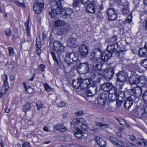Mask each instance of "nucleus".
<instances>
[{
    "mask_svg": "<svg viewBox=\"0 0 147 147\" xmlns=\"http://www.w3.org/2000/svg\"><path fill=\"white\" fill-rule=\"evenodd\" d=\"M2 79L3 82L7 81L8 78L7 75L3 74L2 76Z\"/></svg>",
    "mask_w": 147,
    "mask_h": 147,
    "instance_id": "obj_63",
    "label": "nucleus"
},
{
    "mask_svg": "<svg viewBox=\"0 0 147 147\" xmlns=\"http://www.w3.org/2000/svg\"><path fill=\"white\" fill-rule=\"evenodd\" d=\"M63 26V27H62L60 29V32L61 34H65L67 33L69 31L70 27V25L68 24H65V25Z\"/></svg>",
    "mask_w": 147,
    "mask_h": 147,
    "instance_id": "obj_26",
    "label": "nucleus"
},
{
    "mask_svg": "<svg viewBox=\"0 0 147 147\" xmlns=\"http://www.w3.org/2000/svg\"><path fill=\"white\" fill-rule=\"evenodd\" d=\"M66 44L68 47L71 48H76L78 45L76 39L72 37L69 38L67 40Z\"/></svg>",
    "mask_w": 147,
    "mask_h": 147,
    "instance_id": "obj_13",
    "label": "nucleus"
},
{
    "mask_svg": "<svg viewBox=\"0 0 147 147\" xmlns=\"http://www.w3.org/2000/svg\"><path fill=\"white\" fill-rule=\"evenodd\" d=\"M22 147H30V145L29 143L26 142L22 144Z\"/></svg>",
    "mask_w": 147,
    "mask_h": 147,
    "instance_id": "obj_64",
    "label": "nucleus"
},
{
    "mask_svg": "<svg viewBox=\"0 0 147 147\" xmlns=\"http://www.w3.org/2000/svg\"><path fill=\"white\" fill-rule=\"evenodd\" d=\"M79 3V0H74L73 3V6L74 7H77Z\"/></svg>",
    "mask_w": 147,
    "mask_h": 147,
    "instance_id": "obj_61",
    "label": "nucleus"
},
{
    "mask_svg": "<svg viewBox=\"0 0 147 147\" xmlns=\"http://www.w3.org/2000/svg\"><path fill=\"white\" fill-rule=\"evenodd\" d=\"M78 69H80L84 73H86L90 71L89 65L86 62L80 63L78 65Z\"/></svg>",
    "mask_w": 147,
    "mask_h": 147,
    "instance_id": "obj_11",
    "label": "nucleus"
},
{
    "mask_svg": "<svg viewBox=\"0 0 147 147\" xmlns=\"http://www.w3.org/2000/svg\"><path fill=\"white\" fill-rule=\"evenodd\" d=\"M144 48H141L138 52V55H147V42L146 43Z\"/></svg>",
    "mask_w": 147,
    "mask_h": 147,
    "instance_id": "obj_27",
    "label": "nucleus"
},
{
    "mask_svg": "<svg viewBox=\"0 0 147 147\" xmlns=\"http://www.w3.org/2000/svg\"><path fill=\"white\" fill-rule=\"evenodd\" d=\"M94 139L97 144L100 147H105L106 146V144L105 142L99 136H95Z\"/></svg>",
    "mask_w": 147,
    "mask_h": 147,
    "instance_id": "obj_20",
    "label": "nucleus"
},
{
    "mask_svg": "<svg viewBox=\"0 0 147 147\" xmlns=\"http://www.w3.org/2000/svg\"><path fill=\"white\" fill-rule=\"evenodd\" d=\"M70 56H65V61L66 63L69 65H71L72 62V63L74 62L75 63H76L77 58H76V59H74V58H76L75 57H73L72 58L70 57Z\"/></svg>",
    "mask_w": 147,
    "mask_h": 147,
    "instance_id": "obj_21",
    "label": "nucleus"
},
{
    "mask_svg": "<svg viewBox=\"0 0 147 147\" xmlns=\"http://www.w3.org/2000/svg\"><path fill=\"white\" fill-rule=\"evenodd\" d=\"M81 81L80 88L81 90H84L86 88L87 89L89 86H90V82L89 79H83L82 78V81Z\"/></svg>",
    "mask_w": 147,
    "mask_h": 147,
    "instance_id": "obj_14",
    "label": "nucleus"
},
{
    "mask_svg": "<svg viewBox=\"0 0 147 147\" xmlns=\"http://www.w3.org/2000/svg\"><path fill=\"white\" fill-rule=\"evenodd\" d=\"M81 127L82 130L84 131H86L88 129L89 126L86 124L83 123L81 125Z\"/></svg>",
    "mask_w": 147,
    "mask_h": 147,
    "instance_id": "obj_43",
    "label": "nucleus"
},
{
    "mask_svg": "<svg viewBox=\"0 0 147 147\" xmlns=\"http://www.w3.org/2000/svg\"><path fill=\"white\" fill-rule=\"evenodd\" d=\"M57 104L58 107H63L65 105V103L64 101H62L60 102L57 103Z\"/></svg>",
    "mask_w": 147,
    "mask_h": 147,
    "instance_id": "obj_51",
    "label": "nucleus"
},
{
    "mask_svg": "<svg viewBox=\"0 0 147 147\" xmlns=\"http://www.w3.org/2000/svg\"><path fill=\"white\" fill-rule=\"evenodd\" d=\"M55 24L56 27H59L61 26H63L65 25V22L62 20H58L55 21Z\"/></svg>",
    "mask_w": 147,
    "mask_h": 147,
    "instance_id": "obj_32",
    "label": "nucleus"
},
{
    "mask_svg": "<svg viewBox=\"0 0 147 147\" xmlns=\"http://www.w3.org/2000/svg\"><path fill=\"white\" fill-rule=\"evenodd\" d=\"M77 118L74 119L72 120V121L70 122V124L71 125H76L78 123V121Z\"/></svg>",
    "mask_w": 147,
    "mask_h": 147,
    "instance_id": "obj_57",
    "label": "nucleus"
},
{
    "mask_svg": "<svg viewBox=\"0 0 147 147\" xmlns=\"http://www.w3.org/2000/svg\"><path fill=\"white\" fill-rule=\"evenodd\" d=\"M115 68V66L109 67L105 69L103 72L102 75L105 80L109 81L112 79Z\"/></svg>",
    "mask_w": 147,
    "mask_h": 147,
    "instance_id": "obj_4",
    "label": "nucleus"
},
{
    "mask_svg": "<svg viewBox=\"0 0 147 147\" xmlns=\"http://www.w3.org/2000/svg\"><path fill=\"white\" fill-rule=\"evenodd\" d=\"M23 84L24 87L27 93H30V91L32 90V88L30 87H28V88H27L25 82H24L23 83Z\"/></svg>",
    "mask_w": 147,
    "mask_h": 147,
    "instance_id": "obj_41",
    "label": "nucleus"
},
{
    "mask_svg": "<svg viewBox=\"0 0 147 147\" xmlns=\"http://www.w3.org/2000/svg\"><path fill=\"white\" fill-rule=\"evenodd\" d=\"M81 81L82 78H79L76 80H73L72 82L73 85L76 89H80Z\"/></svg>",
    "mask_w": 147,
    "mask_h": 147,
    "instance_id": "obj_25",
    "label": "nucleus"
},
{
    "mask_svg": "<svg viewBox=\"0 0 147 147\" xmlns=\"http://www.w3.org/2000/svg\"><path fill=\"white\" fill-rule=\"evenodd\" d=\"M123 102V101L120 99H117L116 100V106L117 107H121V105L122 103Z\"/></svg>",
    "mask_w": 147,
    "mask_h": 147,
    "instance_id": "obj_48",
    "label": "nucleus"
},
{
    "mask_svg": "<svg viewBox=\"0 0 147 147\" xmlns=\"http://www.w3.org/2000/svg\"><path fill=\"white\" fill-rule=\"evenodd\" d=\"M126 142H122L121 141L117 140L115 145L116 146L119 147L121 146L122 147H127L126 144Z\"/></svg>",
    "mask_w": 147,
    "mask_h": 147,
    "instance_id": "obj_34",
    "label": "nucleus"
},
{
    "mask_svg": "<svg viewBox=\"0 0 147 147\" xmlns=\"http://www.w3.org/2000/svg\"><path fill=\"white\" fill-rule=\"evenodd\" d=\"M118 121L120 124L122 125H125V121L122 119H118Z\"/></svg>",
    "mask_w": 147,
    "mask_h": 147,
    "instance_id": "obj_58",
    "label": "nucleus"
},
{
    "mask_svg": "<svg viewBox=\"0 0 147 147\" xmlns=\"http://www.w3.org/2000/svg\"><path fill=\"white\" fill-rule=\"evenodd\" d=\"M51 11H49V14L51 17L53 18L57 15H59L61 13L62 10V6L60 2L56 1L55 3H51Z\"/></svg>",
    "mask_w": 147,
    "mask_h": 147,
    "instance_id": "obj_2",
    "label": "nucleus"
},
{
    "mask_svg": "<svg viewBox=\"0 0 147 147\" xmlns=\"http://www.w3.org/2000/svg\"><path fill=\"white\" fill-rule=\"evenodd\" d=\"M141 65L146 68H147V59H143Z\"/></svg>",
    "mask_w": 147,
    "mask_h": 147,
    "instance_id": "obj_52",
    "label": "nucleus"
},
{
    "mask_svg": "<svg viewBox=\"0 0 147 147\" xmlns=\"http://www.w3.org/2000/svg\"><path fill=\"white\" fill-rule=\"evenodd\" d=\"M55 128L62 132H64L67 130V128L62 125H56L55 126Z\"/></svg>",
    "mask_w": 147,
    "mask_h": 147,
    "instance_id": "obj_31",
    "label": "nucleus"
},
{
    "mask_svg": "<svg viewBox=\"0 0 147 147\" xmlns=\"http://www.w3.org/2000/svg\"><path fill=\"white\" fill-rule=\"evenodd\" d=\"M108 93L107 94V93H101L100 95V98L102 100V103H99V101L98 102V104L99 105H103L105 104V102L106 101L105 100L107 98V97H108Z\"/></svg>",
    "mask_w": 147,
    "mask_h": 147,
    "instance_id": "obj_24",
    "label": "nucleus"
},
{
    "mask_svg": "<svg viewBox=\"0 0 147 147\" xmlns=\"http://www.w3.org/2000/svg\"><path fill=\"white\" fill-rule=\"evenodd\" d=\"M117 40V36H114L112 37L106 39L105 40V42L107 44L113 43L116 41Z\"/></svg>",
    "mask_w": 147,
    "mask_h": 147,
    "instance_id": "obj_30",
    "label": "nucleus"
},
{
    "mask_svg": "<svg viewBox=\"0 0 147 147\" xmlns=\"http://www.w3.org/2000/svg\"><path fill=\"white\" fill-rule=\"evenodd\" d=\"M134 100L131 96L129 97L124 103L123 106L126 110H128L132 106Z\"/></svg>",
    "mask_w": 147,
    "mask_h": 147,
    "instance_id": "obj_16",
    "label": "nucleus"
},
{
    "mask_svg": "<svg viewBox=\"0 0 147 147\" xmlns=\"http://www.w3.org/2000/svg\"><path fill=\"white\" fill-rule=\"evenodd\" d=\"M108 19L110 20H113L116 19L117 18L116 13L114 14H112L108 17Z\"/></svg>",
    "mask_w": 147,
    "mask_h": 147,
    "instance_id": "obj_40",
    "label": "nucleus"
},
{
    "mask_svg": "<svg viewBox=\"0 0 147 147\" xmlns=\"http://www.w3.org/2000/svg\"><path fill=\"white\" fill-rule=\"evenodd\" d=\"M65 141L67 142H69L72 141V138L70 136H68L65 137Z\"/></svg>",
    "mask_w": 147,
    "mask_h": 147,
    "instance_id": "obj_60",
    "label": "nucleus"
},
{
    "mask_svg": "<svg viewBox=\"0 0 147 147\" xmlns=\"http://www.w3.org/2000/svg\"><path fill=\"white\" fill-rule=\"evenodd\" d=\"M114 90L113 93H110L108 95V99L111 102H113L117 99V94L115 92V90Z\"/></svg>",
    "mask_w": 147,
    "mask_h": 147,
    "instance_id": "obj_28",
    "label": "nucleus"
},
{
    "mask_svg": "<svg viewBox=\"0 0 147 147\" xmlns=\"http://www.w3.org/2000/svg\"><path fill=\"white\" fill-rule=\"evenodd\" d=\"M36 105L37 107V109L38 110L39 109L42 107V104L41 102L40 101H38L36 103Z\"/></svg>",
    "mask_w": 147,
    "mask_h": 147,
    "instance_id": "obj_47",
    "label": "nucleus"
},
{
    "mask_svg": "<svg viewBox=\"0 0 147 147\" xmlns=\"http://www.w3.org/2000/svg\"><path fill=\"white\" fill-rule=\"evenodd\" d=\"M102 77L101 74L99 72L92 71L90 74V78L95 83L99 82Z\"/></svg>",
    "mask_w": 147,
    "mask_h": 147,
    "instance_id": "obj_8",
    "label": "nucleus"
},
{
    "mask_svg": "<svg viewBox=\"0 0 147 147\" xmlns=\"http://www.w3.org/2000/svg\"><path fill=\"white\" fill-rule=\"evenodd\" d=\"M44 5L42 3H36L33 6V9L37 13H40L42 9L43 8Z\"/></svg>",
    "mask_w": 147,
    "mask_h": 147,
    "instance_id": "obj_15",
    "label": "nucleus"
},
{
    "mask_svg": "<svg viewBox=\"0 0 147 147\" xmlns=\"http://www.w3.org/2000/svg\"><path fill=\"white\" fill-rule=\"evenodd\" d=\"M74 128L76 131L74 133V135L78 139H81L83 135L82 131L77 127Z\"/></svg>",
    "mask_w": 147,
    "mask_h": 147,
    "instance_id": "obj_23",
    "label": "nucleus"
},
{
    "mask_svg": "<svg viewBox=\"0 0 147 147\" xmlns=\"http://www.w3.org/2000/svg\"><path fill=\"white\" fill-rule=\"evenodd\" d=\"M111 142L114 145H115L117 139L114 137H110L109 138Z\"/></svg>",
    "mask_w": 147,
    "mask_h": 147,
    "instance_id": "obj_44",
    "label": "nucleus"
},
{
    "mask_svg": "<svg viewBox=\"0 0 147 147\" xmlns=\"http://www.w3.org/2000/svg\"><path fill=\"white\" fill-rule=\"evenodd\" d=\"M37 41L36 43V52L38 55H39L42 53L40 49L41 47V42L40 41H38V39H36Z\"/></svg>",
    "mask_w": 147,
    "mask_h": 147,
    "instance_id": "obj_29",
    "label": "nucleus"
},
{
    "mask_svg": "<svg viewBox=\"0 0 147 147\" xmlns=\"http://www.w3.org/2000/svg\"><path fill=\"white\" fill-rule=\"evenodd\" d=\"M116 75L119 82H125L128 77L126 73L123 71H119Z\"/></svg>",
    "mask_w": 147,
    "mask_h": 147,
    "instance_id": "obj_10",
    "label": "nucleus"
},
{
    "mask_svg": "<svg viewBox=\"0 0 147 147\" xmlns=\"http://www.w3.org/2000/svg\"><path fill=\"white\" fill-rule=\"evenodd\" d=\"M132 16L131 14H129L127 18L126 19L125 22L127 23H130L132 22Z\"/></svg>",
    "mask_w": 147,
    "mask_h": 147,
    "instance_id": "obj_42",
    "label": "nucleus"
},
{
    "mask_svg": "<svg viewBox=\"0 0 147 147\" xmlns=\"http://www.w3.org/2000/svg\"><path fill=\"white\" fill-rule=\"evenodd\" d=\"M107 13L108 17L111 15L114 14L116 13V11L113 8H111L108 9L107 11Z\"/></svg>",
    "mask_w": 147,
    "mask_h": 147,
    "instance_id": "obj_37",
    "label": "nucleus"
},
{
    "mask_svg": "<svg viewBox=\"0 0 147 147\" xmlns=\"http://www.w3.org/2000/svg\"><path fill=\"white\" fill-rule=\"evenodd\" d=\"M57 57L56 56H52L53 58L54 61L56 63L57 65H59V61L58 59V58H59V56H57Z\"/></svg>",
    "mask_w": 147,
    "mask_h": 147,
    "instance_id": "obj_53",
    "label": "nucleus"
},
{
    "mask_svg": "<svg viewBox=\"0 0 147 147\" xmlns=\"http://www.w3.org/2000/svg\"><path fill=\"white\" fill-rule=\"evenodd\" d=\"M96 7L95 3L94 2H91L86 6V9L88 12L92 13L95 12Z\"/></svg>",
    "mask_w": 147,
    "mask_h": 147,
    "instance_id": "obj_17",
    "label": "nucleus"
},
{
    "mask_svg": "<svg viewBox=\"0 0 147 147\" xmlns=\"http://www.w3.org/2000/svg\"><path fill=\"white\" fill-rule=\"evenodd\" d=\"M102 65L100 64H96L95 66H93L92 71L99 72V71L102 69Z\"/></svg>",
    "mask_w": 147,
    "mask_h": 147,
    "instance_id": "obj_33",
    "label": "nucleus"
},
{
    "mask_svg": "<svg viewBox=\"0 0 147 147\" xmlns=\"http://www.w3.org/2000/svg\"><path fill=\"white\" fill-rule=\"evenodd\" d=\"M8 49L10 55H13L14 54V50L12 47H8Z\"/></svg>",
    "mask_w": 147,
    "mask_h": 147,
    "instance_id": "obj_56",
    "label": "nucleus"
},
{
    "mask_svg": "<svg viewBox=\"0 0 147 147\" xmlns=\"http://www.w3.org/2000/svg\"><path fill=\"white\" fill-rule=\"evenodd\" d=\"M30 105L29 103L26 102L24 104V112L27 111L30 108Z\"/></svg>",
    "mask_w": 147,
    "mask_h": 147,
    "instance_id": "obj_38",
    "label": "nucleus"
},
{
    "mask_svg": "<svg viewBox=\"0 0 147 147\" xmlns=\"http://www.w3.org/2000/svg\"><path fill=\"white\" fill-rule=\"evenodd\" d=\"M138 76L136 73L133 72L131 73V75L129 78V82L131 84H138Z\"/></svg>",
    "mask_w": 147,
    "mask_h": 147,
    "instance_id": "obj_12",
    "label": "nucleus"
},
{
    "mask_svg": "<svg viewBox=\"0 0 147 147\" xmlns=\"http://www.w3.org/2000/svg\"><path fill=\"white\" fill-rule=\"evenodd\" d=\"M119 83L117 85V87L119 90H121L122 89L123 87L124 82H119Z\"/></svg>",
    "mask_w": 147,
    "mask_h": 147,
    "instance_id": "obj_54",
    "label": "nucleus"
},
{
    "mask_svg": "<svg viewBox=\"0 0 147 147\" xmlns=\"http://www.w3.org/2000/svg\"><path fill=\"white\" fill-rule=\"evenodd\" d=\"M143 89L141 87L138 86L132 88L129 92L133 96L136 98H138L141 95Z\"/></svg>",
    "mask_w": 147,
    "mask_h": 147,
    "instance_id": "obj_6",
    "label": "nucleus"
},
{
    "mask_svg": "<svg viewBox=\"0 0 147 147\" xmlns=\"http://www.w3.org/2000/svg\"><path fill=\"white\" fill-rule=\"evenodd\" d=\"M138 86L140 87H144L146 83L147 80L146 78L143 76H140L139 77L138 76Z\"/></svg>",
    "mask_w": 147,
    "mask_h": 147,
    "instance_id": "obj_22",
    "label": "nucleus"
},
{
    "mask_svg": "<svg viewBox=\"0 0 147 147\" xmlns=\"http://www.w3.org/2000/svg\"><path fill=\"white\" fill-rule=\"evenodd\" d=\"M135 115L138 118H142L147 117V106L144 107L143 104L136 106L134 109Z\"/></svg>",
    "mask_w": 147,
    "mask_h": 147,
    "instance_id": "obj_3",
    "label": "nucleus"
},
{
    "mask_svg": "<svg viewBox=\"0 0 147 147\" xmlns=\"http://www.w3.org/2000/svg\"><path fill=\"white\" fill-rule=\"evenodd\" d=\"M44 87L45 90L47 91H50L53 90V89L50 86H49L48 84L47 83H46L44 85Z\"/></svg>",
    "mask_w": 147,
    "mask_h": 147,
    "instance_id": "obj_45",
    "label": "nucleus"
},
{
    "mask_svg": "<svg viewBox=\"0 0 147 147\" xmlns=\"http://www.w3.org/2000/svg\"><path fill=\"white\" fill-rule=\"evenodd\" d=\"M115 92L117 94V99H120L121 98H122V97L124 96V93L123 91H120L118 92L116 88L115 90Z\"/></svg>",
    "mask_w": 147,
    "mask_h": 147,
    "instance_id": "obj_35",
    "label": "nucleus"
},
{
    "mask_svg": "<svg viewBox=\"0 0 147 147\" xmlns=\"http://www.w3.org/2000/svg\"><path fill=\"white\" fill-rule=\"evenodd\" d=\"M53 44L55 50H53L50 52V54L51 55H55L56 53H57V54L60 55V54L58 53L63 51L64 49L63 47L61 42L58 41H55Z\"/></svg>",
    "mask_w": 147,
    "mask_h": 147,
    "instance_id": "obj_5",
    "label": "nucleus"
},
{
    "mask_svg": "<svg viewBox=\"0 0 147 147\" xmlns=\"http://www.w3.org/2000/svg\"><path fill=\"white\" fill-rule=\"evenodd\" d=\"M108 56H101L100 57L101 60L104 61H107L108 59L110 58L111 56L110 57H108Z\"/></svg>",
    "mask_w": 147,
    "mask_h": 147,
    "instance_id": "obj_49",
    "label": "nucleus"
},
{
    "mask_svg": "<svg viewBox=\"0 0 147 147\" xmlns=\"http://www.w3.org/2000/svg\"><path fill=\"white\" fill-rule=\"evenodd\" d=\"M144 142V139H138L136 141V143L139 145H141Z\"/></svg>",
    "mask_w": 147,
    "mask_h": 147,
    "instance_id": "obj_50",
    "label": "nucleus"
},
{
    "mask_svg": "<svg viewBox=\"0 0 147 147\" xmlns=\"http://www.w3.org/2000/svg\"><path fill=\"white\" fill-rule=\"evenodd\" d=\"M121 6L122 7V9H126L129 8V3L127 1L123 2L121 4Z\"/></svg>",
    "mask_w": 147,
    "mask_h": 147,
    "instance_id": "obj_39",
    "label": "nucleus"
},
{
    "mask_svg": "<svg viewBox=\"0 0 147 147\" xmlns=\"http://www.w3.org/2000/svg\"><path fill=\"white\" fill-rule=\"evenodd\" d=\"M72 9L70 8H65L62 10L61 14L63 18H65L70 16L72 13Z\"/></svg>",
    "mask_w": 147,
    "mask_h": 147,
    "instance_id": "obj_18",
    "label": "nucleus"
},
{
    "mask_svg": "<svg viewBox=\"0 0 147 147\" xmlns=\"http://www.w3.org/2000/svg\"><path fill=\"white\" fill-rule=\"evenodd\" d=\"M79 52L80 55H86L88 54L87 47L84 44L80 46L79 47Z\"/></svg>",
    "mask_w": 147,
    "mask_h": 147,
    "instance_id": "obj_19",
    "label": "nucleus"
},
{
    "mask_svg": "<svg viewBox=\"0 0 147 147\" xmlns=\"http://www.w3.org/2000/svg\"><path fill=\"white\" fill-rule=\"evenodd\" d=\"M3 86L5 88V90L7 91L9 88V85L7 81L3 82Z\"/></svg>",
    "mask_w": 147,
    "mask_h": 147,
    "instance_id": "obj_46",
    "label": "nucleus"
},
{
    "mask_svg": "<svg viewBox=\"0 0 147 147\" xmlns=\"http://www.w3.org/2000/svg\"><path fill=\"white\" fill-rule=\"evenodd\" d=\"M78 123H83L85 122V120L83 118H77Z\"/></svg>",
    "mask_w": 147,
    "mask_h": 147,
    "instance_id": "obj_62",
    "label": "nucleus"
},
{
    "mask_svg": "<svg viewBox=\"0 0 147 147\" xmlns=\"http://www.w3.org/2000/svg\"><path fill=\"white\" fill-rule=\"evenodd\" d=\"M100 88L104 91L109 92L111 90H115V88L114 87L112 84L108 82H106L101 85Z\"/></svg>",
    "mask_w": 147,
    "mask_h": 147,
    "instance_id": "obj_9",
    "label": "nucleus"
},
{
    "mask_svg": "<svg viewBox=\"0 0 147 147\" xmlns=\"http://www.w3.org/2000/svg\"><path fill=\"white\" fill-rule=\"evenodd\" d=\"M118 48V45L117 43H115L112 44L107 46L106 49L102 53L101 50L99 49H97V51L96 53V50H94L93 51V53L95 55L96 54H98V53H100V55H108L109 54H111L112 55L113 53L118 51L117 50Z\"/></svg>",
    "mask_w": 147,
    "mask_h": 147,
    "instance_id": "obj_1",
    "label": "nucleus"
},
{
    "mask_svg": "<svg viewBox=\"0 0 147 147\" xmlns=\"http://www.w3.org/2000/svg\"><path fill=\"white\" fill-rule=\"evenodd\" d=\"M90 59L94 63L97 62L98 60V59L95 56H92V57H90Z\"/></svg>",
    "mask_w": 147,
    "mask_h": 147,
    "instance_id": "obj_59",
    "label": "nucleus"
},
{
    "mask_svg": "<svg viewBox=\"0 0 147 147\" xmlns=\"http://www.w3.org/2000/svg\"><path fill=\"white\" fill-rule=\"evenodd\" d=\"M122 13L124 15H126L128 14L129 12V8L126 9H122Z\"/></svg>",
    "mask_w": 147,
    "mask_h": 147,
    "instance_id": "obj_55",
    "label": "nucleus"
},
{
    "mask_svg": "<svg viewBox=\"0 0 147 147\" xmlns=\"http://www.w3.org/2000/svg\"><path fill=\"white\" fill-rule=\"evenodd\" d=\"M142 98L144 102L147 105V91L143 94Z\"/></svg>",
    "mask_w": 147,
    "mask_h": 147,
    "instance_id": "obj_36",
    "label": "nucleus"
},
{
    "mask_svg": "<svg viewBox=\"0 0 147 147\" xmlns=\"http://www.w3.org/2000/svg\"><path fill=\"white\" fill-rule=\"evenodd\" d=\"M97 90L96 86L94 84H90V86L86 89V93L88 97L92 96L95 94Z\"/></svg>",
    "mask_w": 147,
    "mask_h": 147,
    "instance_id": "obj_7",
    "label": "nucleus"
}]
</instances>
